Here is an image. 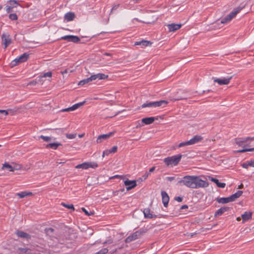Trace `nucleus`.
I'll use <instances>...</instances> for the list:
<instances>
[{"mask_svg": "<svg viewBox=\"0 0 254 254\" xmlns=\"http://www.w3.org/2000/svg\"><path fill=\"white\" fill-rule=\"evenodd\" d=\"M61 205L66 208L72 209L73 211L74 210V207L73 204H67L64 202H62Z\"/></svg>", "mask_w": 254, "mask_h": 254, "instance_id": "f704fd0d", "label": "nucleus"}, {"mask_svg": "<svg viewBox=\"0 0 254 254\" xmlns=\"http://www.w3.org/2000/svg\"><path fill=\"white\" fill-rule=\"evenodd\" d=\"M175 179L174 177H169L167 178V180L169 181H172Z\"/></svg>", "mask_w": 254, "mask_h": 254, "instance_id": "13d9d810", "label": "nucleus"}, {"mask_svg": "<svg viewBox=\"0 0 254 254\" xmlns=\"http://www.w3.org/2000/svg\"><path fill=\"white\" fill-rule=\"evenodd\" d=\"M108 252V250L107 248H104L94 254H106Z\"/></svg>", "mask_w": 254, "mask_h": 254, "instance_id": "e433bc0d", "label": "nucleus"}, {"mask_svg": "<svg viewBox=\"0 0 254 254\" xmlns=\"http://www.w3.org/2000/svg\"><path fill=\"white\" fill-rule=\"evenodd\" d=\"M208 179L209 180L216 184L217 186L220 188H224L226 186V184L224 183H220L219 180L217 179L214 178L211 176H208Z\"/></svg>", "mask_w": 254, "mask_h": 254, "instance_id": "f3484780", "label": "nucleus"}, {"mask_svg": "<svg viewBox=\"0 0 254 254\" xmlns=\"http://www.w3.org/2000/svg\"><path fill=\"white\" fill-rule=\"evenodd\" d=\"M143 43H146V41L145 40H142L141 41H136L134 43V45L135 46H137V45H141V44H143Z\"/></svg>", "mask_w": 254, "mask_h": 254, "instance_id": "c03bdc74", "label": "nucleus"}, {"mask_svg": "<svg viewBox=\"0 0 254 254\" xmlns=\"http://www.w3.org/2000/svg\"><path fill=\"white\" fill-rule=\"evenodd\" d=\"M60 145H61L60 143H49V144H47L46 146V148H53L54 149H56L58 147V146H59Z\"/></svg>", "mask_w": 254, "mask_h": 254, "instance_id": "72a5a7b5", "label": "nucleus"}, {"mask_svg": "<svg viewBox=\"0 0 254 254\" xmlns=\"http://www.w3.org/2000/svg\"><path fill=\"white\" fill-rule=\"evenodd\" d=\"M64 19L67 21H70L73 20L75 14L73 12H67L64 15Z\"/></svg>", "mask_w": 254, "mask_h": 254, "instance_id": "393cba45", "label": "nucleus"}, {"mask_svg": "<svg viewBox=\"0 0 254 254\" xmlns=\"http://www.w3.org/2000/svg\"><path fill=\"white\" fill-rule=\"evenodd\" d=\"M115 132H110L107 134H104L99 135L97 140L96 142L97 143H100L102 142L104 140H107L110 137L113 136Z\"/></svg>", "mask_w": 254, "mask_h": 254, "instance_id": "f8f14e48", "label": "nucleus"}, {"mask_svg": "<svg viewBox=\"0 0 254 254\" xmlns=\"http://www.w3.org/2000/svg\"><path fill=\"white\" fill-rule=\"evenodd\" d=\"M203 139V137L199 135H196L194 136L192 138L189 140L190 144L193 145L198 142H200Z\"/></svg>", "mask_w": 254, "mask_h": 254, "instance_id": "a211bd4d", "label": "nucleus"}, {"mask_svg": "<svg viewBox=\"0 0 254 254\" xmlns=\"http://www.w3.org/2000/svg\"><path fill=\"white\" fill-rule=\"evenodd\" d=\"M118 147L117 146H114L110 149L111 153H114L117 151Z\"/></svg>", "mask_w": 254, "mask_h": 254, "instance_id": "37998d69", "label": "nucleus"}, {"mask_svg": "<svg viewBox=\"0 0 254 254\" xmlns=\"http://www.w3.org/2000/svg\"><path fill=\"white\" fill-rule=\"evenodd\" d=\"M119 4H117V5H114L111 9V12L113 11V10L117 9L119 7Z\"/></svg>", "mask_w": 254, "mask_h": 254, "instance_id": "864d4df0", "label": "nucleus"}, {"mask_svg": "<svg viewBox=\"0 0 254 254\" xmlns=\"http://www.w3.org/2000/svg\"><path fill=\"white\" fill-rule=\"evenodd\" d=\"M76 136V134H69V133H67L66 134V137L68 138V139H73Z\"/></svg>", "mask_w": 254, "mask_h": 254, "instance_id": "a19ab883", "label": "nucleus"}, {"mask_svg": "<svg viewBox=\"0 0 254 254\" xmlns=\"http://www.w3.org/2000/svg\"><path fill=\"white\" fill-rule=\"evenodd\" d=\"M52 76V72L51 71H49V72L44 73L43 75L42 76V77H51Z\"/></svg>", "mask_w": 254, "mask_h": 254, "instance_id": "79ce46f5", "label": "nucleus"}, {"mask_svg": "<svg viewBox=\"0 0 254 254\" xmlns=\"http://www.w3.org/2000/svg\"><path fill=\"white\" fill-rule=\"evenodd\" d=\"M168 103V102L166 100H160L158 101L144 103L141 105V107L142 108L146 107L156 108L163 106H165Z\"/></svg>", "mask_w": 254, "mask_h": 254, "instance_id": "20e7f679", "label": "nucleus"}, {"mask_svg": "<svg viewBox=\"0 0 254 254\" xmlns=\"http://www.w3.org/2000/svg\"><path fill=\"white\" fill-rule=\"evenodd\" d=\"M1 41L2 44L4 45V48H6L9 45L11 42V38L8 33H3L1 35Z\"/></svg>", "mask_w": 254, "mask_h": 254, "instance_id": "9d476101", "label": "nucleus"}, {"mask_svg": "<svg viewBox=\"0 0 254 254\" xmlns=\"http://www.w3.org/2000/svg\"><path fill=\"white\" fill-rule=\"evenodd\" d=\"M123 176H120V175H115V176H113L111 178V179H114V178H123Z\"/></svg>", "mask_w": 254, "mask_h": 254, "instance_id": "5fc2aeb1", "label": "nucleus"}, {"mask_svg": "<svg viewBox=\"0 0 254 254\" xmlns=\"http://www.w3.org/2000/svg\"><path fill=\"white\" fill-rule=\"evenodd\" d=\"M21 252L24 253H26L29 250L27 248H23V249H19Z\"/></svg>", "mask_w": 254, "mask_h": 254, "instance_id": "603ef678", "label": "nucleus"}, {"mask_svg": "<svg viewBox=\"0 0 254 254\" xmlns=\"http://www.w3.org/2000/svg\"><path fill=\"white\" fill-rule=\"evenodd\" d=\"M108 77V75H105V74H103V73H100L92 75L91 76V78L92 81L95 80L96 79H99V80L105 79L107 78Z\"/></svg>", "mask_w": 254, "mask_h": 254, "instance_id": "aec40b11", "label": "nucleus"}, {"mask_svg": "<svg viewBox=\"0 0 254 254\" xmlns=\"http://www.w3.org/2000/svg\"><path fill=\"white\" fill-rule=\"evenodd\" d=\"M40 138L43 139L44 141H47V142L50 141L51 140V138L50 137L45 136L43 135H41L40 136Z\"/></svg>", "mask_w": 254, "mask_h": 254, "instance_id": "4c0bfd02", "label": "nucleus"}, {"mask_svg": "<svg viewBox=\"0 0 254 254\" xmlns=\"http://www.w3.org/2000/svg\"><path fill=\"white\" fill-rule=\"evenodd\" d=\"M18 5L17 1L15 0H10L8 4L5 6V11L7 13L11 12L14 7H16Z\"/></svg>", "mask_w": 254, "mask_h": 254, "instance_id": "9b49d317", "label": "nucleus"}, {"mask_svg": "<svg viewBox=\"0 0 254 254\" xmlns=\"http://www.w3.org/2000/svg\"><path fill=\"white\" fill-rule=\"evenodd\" d=\"M154 121L155 118L152 117L143 118L141 122L145 125H150L153 123Z\"/></svg>", "mask_w": 254, "mask_h": 254, "instance_id": "5701e85b", "label": "nucleus"}, {"mask_svg": "<svg viewBox=\"0 0 254 254\" xmlns=\"http://www.w3.org/2000/svg\"><path fill=\"white\" fill-rule=\"evenodd\" d=\"M161 197H162V202L163 203V205L164 207H167L168 206V203H169V196L168 194V193L163 190L161 191Z\"/></svg>", "mask_w": 254, "mask_h": 254, "instance_id": "2eb2a0df", "label": "nucleus"}, {"mask_svg": "<svg viewBox=\"0 0 254 254\" xmlns=\"http://www.w3.org/2000/svg\"><path fill=\"white\" fill-rule=\"evenodd\" d=\"M19 109V108L17 107H15L13 109H7L8 115L13 116L18 111Z\"/></svg>", "mask_w": 254, "mask_h": 254, "instance_id": "c756f323", "label": "nucleus"}, {"mask_svg": "<svg viewBox=\"0 0 254 254\" xmlns=\"http://www.w3.org/2000/svg\"><path fill=\"white\" fill-rule=\"evenodd\" d=\"M0 114H2L4 115V116L8 115L7 110H0Z\"/></svg>", "mask_w": 254, "mask_h": 254, "instance_id": "49530a36", "label": "nucleus"}, {"mask_svg": "<svg viewBox=\"0 0 254 254\" xmlns=\"http://www.w3.org/2000/svg\"><path fill=\"white\" fill-rule=\"evenodd\" d=\"M182 26V24L172 23L167 25L169 32H175L179 30Z\"/></svg>", "mask_w": 254, "mask_h": 254, "instance_id": "dca6fc26", "label": "nucleus"}, {"mask_svg": "<svg viewBox=\"0 0 254 254\" xmlns=\"http://www.w3.org/2000/svg\"><path fill=\"white\" fill-rule=\"evenodd\" d=\"M2 169H7L10 172H13L14 170V169L13 168V167L12 166H11L10 165H9L7 163H5L3 165Z\"/></svg>", "mask_w": 254, "mask_h": 254, "instance_id": "2f4dec72", "label": "nucleus"}, {"mask_svg": "<svg viewBox=\"0 0 254 254\" xmlns=\"http://www.w3.org/2000/svg\"><path fill=\"white\" fill-rule=\"evenodd\" d=\"M16 235L20 238H24L27 240L30 239L31 236L28 234L21 231H16L15 232Z\"/></svg>", "mask_w": 254, "mask_h": 254, "instance_id": "412c9836", "label": "nucleus"}, {"mask_svg": "<svg viewBox=\"0 0 254 254\" xmlns=\"http://www.w3.org/2000/svg\"><path fill=\"white\" fill-rule=\"evenodd\" d=\"M65 162H59V160H57L56 161V163L59 164H63Z\"/></svg>", "mask_w": 254, "mask_h": 254, "instance_id": "e2e57ef3", "label": "nucleus"}, {"mask_svg": "<svg viewBox=\"0 0 254 254\" xmlns=\"http://www.w3.org/2000/svg\"><path fill=\"white\" fill-rule=\"evenodd\" d=\"M104 55H106V56H111V54H110V53H105V54H104Z\"/></svg>", "mask_w": 254, "mask_h": 254, "instance_id": "0e129e2a", "label": "nucleus"}, {"mask_svg": "<svg viewBox=\"0 0 254 254\" xmlns=\"http://www.w3.org/2000/svg\"><path fill=\"white\" fill-rule=\"evenodd\" d=\"M243 187H244L243 185L241 184L240 186H239L238 189H242V188H243Z\"/></svg>", "mask_w": 254, "mask_h": 254, "instance_id": "680f3d73", "label": "nucleus"}, {"mask_svg": "<svg viewBox=\"0 0 254 254\" xmlns=\"http://www.w3.org/2000/svg\"><path fill=\"white\" fill-rule=\"evenodd\" d=\"M146 43L141 44V45L140 46H141L142 48H143V47H147V46H148L149 45V42H148L147 41H146Z\"/></svg>", "mask_w": 254, "mask_h": 254, "instance_id": "3c124183", "label": "nucleus"}, {"mask_svg": "<svg viewBox=\"0 0 254 254\" xmlns=\"http://www.w3.org/2000/svg\"><path fill=\"white\" fill-rule=\"evenodd\" d=\"M155 167H152V168H150V169H149V174H150V173L153 172L155 170Z\"/></svg>", "mask_w": 254, "mask_h": 254, "instance_id": "6e6d98bb", "label": "nucleus"}, {"mask_svg": "<svg viewBox=\"0 0 254 254\" xmlns=\"http://www.w3.org/2000/svg\"><path fill=\"white\" fill-rule=\"evenodd\" d=\"M81 210L83 212H84L85 214L87 216H90L92 214H93V213L92 212H88V211L84 207L81 208Z\"/></svg>", "mask_w": 254, "mask_h": 254, "instance_id": "ea45409f", "label": "nucleus"}, {"mask_svg": "<svg viewBox=\"0 0 254 254\" xmlns=\"http://www.w3.org/2000/svg\"><path fill=\"white\" fill-rule=\"evenodd\" d=\"M241 217L243 220V223H244L245 222L249 221L252 219V212L250 211L245 212L243 214H242Z\"/></svg>", "mask_w": 254, "mask_h": 254, "instance_id": "6ab92c4d", "label": "nucleus"}, {"mask_svg": "<svg viewBox=\"0 0 254 254\" xmlns=\"http://www.w3.org/2000/svg\"><path fill=\"white\" fill-rule=\"evenodd\" d=\"M232 78V76L223 78H219L217 77L212 78L213 81L214 82L217 83L219 85L229 84Z\"/></svg>", "mask_w": 254, "mask_h": 254, "instance_id": "1a4fd4ad", "label": "nucleus"}, {"mask_svg": "<svg viewBox=\"0 0 254 254\" xmlns=\"http://www.w3.org/2000/svg\"><path fill=\"white\" fill-rule=\"evenodd\" d=\"M217 201L219 203H226L231 202L230 196L227 197H221L217 199Z\"/></svg>", "mask_w": 254, "mask_h": 254, "instance_id": "c85d7f7f", "label": "nucleus"}, {"mask_svg": "<svg viewBox=\"0 0 254 254\" xmlns=\"http://www.w3.org/2000/svg\"><path fill=\"white\" fill-rule=\"evenodd\" d=\"M144 233V232L143 230H139L138 231H137L134 233H132L131 235L128 236L126 239L125 241L126 243H130L140 237Z\"/></svg>", "mask_w": 254, "mask_h": 254, "instance_id": "0eeeda50", "label": "nucleus"}, {"mask_svg": "<svg viewBox=\"0 0 254 254\" xmlns=\"http://www.w3.org/2000/svg\"><path fill=\"white\" fill-rule=\"evenodd\" d=\"M98 165L96 162H84L82 164H78L75 166V168L80 169L82 168L83 169H88L90 168H96L98 167Z\"/></svg>", "mask_w": 254, "mask_h": 254, "instance_id": "423d86ee", "label": "nucleus"}, {"mask_svg": "<svg viewBox=\"0 0 254 254\" xmlns=\"http://www.w3.org/2000/svg\"><path fill=\"white\" fill-rule=\"evenodd\" d=\"M143 212L146 218L151 219L157 216L156 215L152 214L150 212V210L148 208L144 209Z\"/></svg>", "mask_w": 254, "mask_h": 254, "instance_id": "4be33fe9", "label": "nucleus"}, {"mask_svg": "<svg viewBox=\"0 0 254 254\" xmlns=\"http://www.w3.org/2000/svg\"><path fill=\"white\" fill-rule=\"evenodd\" d=\"M241 218H240V217H237V219H236V220H237L238 221H240V220H241Z\"/></svg>", "mask_w": 254, "mask_h": 254, "instance_id": "69168bd1", "label": "nucleus"}, {"mask_svg": "<svg viewBox=\"0 0 254 254\" xmlns=\"http://www.w3.org/2000/svg\"><path fill=\"white\" fill-rule=\"evenodd\" d=\"M241 10V8L239 7H237L234 9L229 14L225 16L224 18H223L221 20V23L224 24L230 22L232 19H233L236 16V15L238 13L240 12Z\"/></svg>", "mask_w": 254, "mask_h": 254, "instance_id": "39448f33", "label": "nucleus"}, {"mask_svg": "<svg viewBox=\"0 0 254 254\" xmlns=\"http://www.w3.org/2000/svg\"><path fill=\"white\" fill-rule=\"evenodd\" d=\"M180 183L191 189L206 188L208 186L207 182L201 180L197 176H186L183 177L182 180L180 181Z\"/></svg>", "mask_w": 254, "mask_h": 254, "instance_id": "f257e3e1", "label": "nucleus"}, {"mask_svg": "<svg viewBox=\"0 0 254 254\" xmlns=\"http://www.w3.org/2000/svg\"><path fill=\"white\" fill-rule=\"evenodd\" d=\"M188 208V206L186 205H183L181 207V209H185V208Z\"/></svg>", "mask_w": 254, "mask_h": 254, "instance_id": "052dcab7", "label": "nucleus"}, {"mask_svg": "<svg viewBox=\"0 0 254 254\" xmlns=\"http://www.w3.org/2000/svg\"><path fill=\"white\" fill-rule=\"evenodd\" d=\"M32 195V192L26 191H21L16 193V195L19 197L20 198H24L26 196H30Z\"/></svg>", "mask_w": 254, "mask_h": 254, "instance_id": "bb28decb", "label": "nucleus"}, {"mask_svg": "<svg viewBox=\"0 0 254 254\" xmlns=\"http://www.w3.org/2000/svg\"><path fill=\"white\" fill-rule=\"evenodd\" d=\"M92 81V79L91 78V76L89 77V78H87L86 79H83L81 81H80L79 82V83H78V85H85V84H87L90 82H91Z\"/></svg>", "mask_w": 254, "mask_h": 254, "instance_id": "7c9ffc66", "label": "nucleus"}, {"mask_svg": "<svg viewBox=\"0 0 254 254\" xmlns=\"http://www.w3.org/2000/svg\"><path fill=\"white\" fill-rule=\"evenodd\" d=\"M62 39L64 40H67L69 42L73 43H78L80 41L78 37L74 35H66L62 37Z\"/></svg>", "mask_w": 254, "mask_h": 254, "instance_id": "4468645a", "label": "nucleus"}, {"mask_svg": "<svg viewBox=\"0 0 254 254\" xmlns=\"http://www.w3.org/2000/svg\"><path fill=\"white\" fill-rule=\"evenodd\" d=\"M83 134H81V135H79V137H82L83 136Z\"/></svg>", "mask_w": 254, "mask_h": 254, "instance_id": "338daca9", "label": "nucleus"}, {"mask_svg": "<svg viewBox=\"0 0 254 254\" xmlns=\"http://www.w3.org/2000/svg\"><path fill=\"white\" fill-rule=\"evenodd\" d=\"M85 102H86V101H84L83 102L76 103V105H77L78 108H79L80 107L83 106L85 103Z\"/></svg>", "mask_w": 254, "mask_h": 254, "instance_id": "8fccbe9b", "label": "nucleus"}, {"mask_svg": "<svg viewBox=\"0 0 254 254\" xmlns=\"http://www.w3.org/2000/svg\"><path fill=\"white\" fill-rule=\"evenodd\" d=\"M242 167L245 169H248L249 167H254V160H252L244 163L242 164Z\"/></svg>", "mask_w": 254, "mask_h": 254, "instance_id": "cd10ccee", "label": "nucleus"}, {"mask_svg": "<svg viewBox=\"0 0 254 254\" xmlns=\"http://www.w3.org/2000/svg\"><path fill=\"white\" fill-rule=\"evenodd\" d=\"M242 194V191H237L236 193L230 196V200L231 201V202L235 200L237 198H239L240 196H241Z\"/></svg>", "mask_w": 254, "mask_h": 254, "instance_id": "b1692460", "label": "nucleus"}, {"mask_svg": "<svg viewBox=\"0 0 254 254\" xmlns=\"http://www.w3.org/2000/svg\"><path fill=\"white\" fill-rule=\"evenodd\" d=\"M182 155L181 154L172 156L165 158L164 159V162L167 166H176L180 161L182 158Z\"/></svg>", "mask_w": 254, "mask_h": 254, "instance_id": "7ed1b4c3", "label": "nucleus"}, {"mask_svg": "<svg viewBox=\"0 0 254 254\" xmlns=\"http://www.w3.org/2000/svg\"><path fill=\"white\" fill-rule=\"evenodd\" d=\"M228 209L227 207H222L220 208L215 212V216L222 215L225 212L227 211Z\"/></svg>", "mask_w": 254, "mask_h": 254, "instance_id": "a878e982", "label": "nucleus"}, {"mask_svg": "<svg viewBox=\"0 0 254 254\" xmlns=\"http://www.w3.org/2000/svg\"><path fill=\"white\" fill-rule=\"evenodd\" d=\"M9 18L11 19V20H16L17 19V16L16 14L15 13H12V14H10L9 15Z\"/></svg>", "mask_w": 254, "mask_h": 254, "instance_id": "58836bf2", "label": "nucleus"}, {"mask_svg": "<svg viewBox=\"0 0 254 254\" xmlns=\"http://www.w3.org/2000/svg\"><path fill=\"white\" fill-rule=\"evenodd\" d=\"M68 70H67V69H65V70H63V71H61V73H62L63 75H64V74H66V73H68Z\"/></svg>", "mask_w": 254, "mask_h": 254, "instance_id": "4d7b16f0", "label": "nucleus"}, {"mask_svg": "<svg viewBox=\"0 0 254 254\" xmlns=\"http://www.w3.org/2000/svg\"><path fill=\"white\" fill-rule=\"evenodd\" d=\"M36 83H37V82L35 80H33V81L30 82L29 84L34 85H36Z\"/></svg>", "mask_w": 254, "mask_h": 254, "instance_id": "bf43d9fd", "label": "nucleus"}, {"mask_svg": "<svg viewBox=\"0 0 254 254\" xmlns=\"http://www.w3.org/2000/svg\"><path fill=\"white\" fill-rule=\"evenodd\" d=\"M175 200L178 202H182L183 200V198L180 196L175 197Z\"/></svg>", "mask_w": 254, "mask_h": 254, "instance_id": "09e8293b", "label": "nucleus"}, {"mask_svg": "<svg viewBox=\"0 0 254 254\" xmlns=\"http://www.w3.org/2000/svg\"><path fill=\"white\" fill-rule=\"evenodd\" d=\"M111 153L110 149H107L104 151L103 153V156L104 157L105 155H108L109 154Z\"/></svg>", "mask_w": 254, "mask_h": 254, "instance_id": "a18cd8bd", "label": "nucleus"}, {"mask_svg": "<svg viewBox=\"0 0 254 254\" xmlns=\"http://www.w3.org/2000/svg\"><path fill=\"white\" fill-rule=\"evenodd\" d=\"M150 175L149 173L148 172H146L145 173V174L142 176V178L143 179V180H146L149 176V175Z\"/></svg>", "mask_w": 254, "mask_h": 254, "instance_id": "de8ad7c7", "label": "nucleus"}, {"mask_svg": "<svg viewBox=\"0 0 254 254\" xmlns=\"http://www.w3.org/2000/svg\"><path fill=\"white\" fill-rule=\"evenodd\" d=\"M125 185L127 187L126 189L127 190H129L134 188L137 184L135 180H126L124 182Z\"/></svg>", "mask_w": 254, "mask_h": 254, "instance_id": "ddd939ff", "label": "nucleus"}, {"mask_svg": "<svg viewBox=\"0 0 254 254\" xmlns=\"http://www.w3.org/2000/svg\"><path fill=\"white\" fill-rule=\"evenodd\" d=\"M254 137H239L235 139V141L237 145L243 147V149L236 151L237 153H243L248 151H254Z\"/></svg>", "mask_w": 254, "mask_h": 254, "instance_id": "f03ea898", "label": "nucleus"}, {"mask_svg": "<svg viewBox=\"0 0 254 254\" xmlns=\"http://www.w3.org/2000/svg\"><path fill=\"white\" fill-rule=\"evenodd\" d=\"M1 8H2V6H0V9H1Z\"/></svg>", "mask_w": 254, "mask_h": 254, "instance_id": "774afa93", "label": "nucleus"}, {"mask_svg": "<svg viewBox=\"0 0 254 254\" xmlns=\"http://www.w3.org/2000/svg\"><path fill=\"white\" fill-rule=\"evenodd\" d=\"M189 142V140L181 142L178 145V147H182L185 146L190 145Z\"/></svg>", "mask_w": 254, "mask_h": 254, "instance_id": "c9c22d12", "label": "nucleus"}, {"mask_svg": "<svg viewBox=\"0 0 254 254\" xmlns=\"http://www.w3.org/2000/svg\"><path fill=\"white\" fill-rule=\"evenodd\" d=\"M28 57H29V54H28L27 53L23 54L20 56L15 59L14 60H13L11 62V66H14L19 63H21L26 62L28 60Z\"/></svg>", "mask_w": 254, "mask_h": 254, "instance_id": "6e6552de", "label": "nucleus"}, {"mask_svg": "<svg viewBox=\"0 0 254 254\" xmlns=\"http://www.w3.org/2000/svg\"><path fill=\"white\" fill-rule=\"evenodd\" d=\"M77 109H78L77 105H76V104H75L70 107L63 109L62 111L63 112H69V111H74V110H76Z\"/></svg>", "mask_w": 254, "mask_h": 254, "instance_id": "473e14b6", "label": "nucleus"}]
</instances>
